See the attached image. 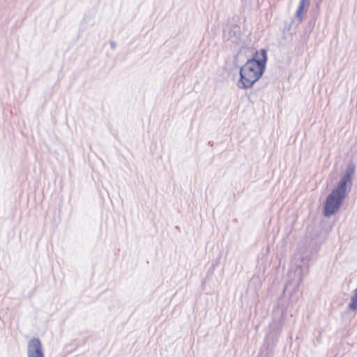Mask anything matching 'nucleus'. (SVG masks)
<instances>
[{"label": "nucleus", "instance_id": "f257e3e1", "mask_svg": "<svg viewBox=\"0 0 357 357\" xmlns=\"http://www.w3.org/2000/svg\"><path fill=\"white\" fill-rule=\"evenodd\" d=\"M267 60L266 50L261 49L259 52H256L253 57L248 59L241 68L238 87L243 89L251 88L264 74Z\"/></svg>", "mask_w": 357, "mask_h": 357}, {"label": "nucleus", "instance_id": "f03ea898", "mask_svg": "<svg viewBox=\"0 0 357 357\" xmlns=\"http://www.w3.org/2000/svg\"><path fill=\"white\" fill-rule=\"evenodd\" d=\"M355 165L353 163L347 165L346 171L337 186L326 197L324 206V215L326 217H330L340 209L347 193V185L352 182V176L355 172Z\"/></svg>", "mask_w": 357, "mask_h": 357}, {"label": "nucleus", "instance_id": "7ed1b4c3", "mask_svg": "<svg viewBox=\"0 0 357 357\" xmlns=\"http://www.w3.org/2000/svg\"><path fill=\"white\" fill-rule=\"evenodd\" d=\"M299 263L296 264L294 271H289L288 273V282L283 290V294L289 295V302L293 304L298 300V288L303 280L310 271V258L308 255L299 256Z\"/></svg>", "mask_w": 357, "mask_h": 357}, {"label": "nucleus", "instance_id": "20e7f679", "mask_svg": "<svg viewBox=\"0 0 357 357\" xmlns=\"http://www.w3.org/2000/svg\"><path fill=\"white\" fill-rule=\"evenodd\" d=\"M27 357H44L42 344L38 338H33L29 341Z\"/></svg>", "mask_w": 357, "mask_h": 357}, {"label": "nucleus", "instance_id": "39448f33", "mask_svg": "<svg viewBox=\"0 0 357 357\" xmlns=\"http://www.w3.org/2000/svg\"><path fill=\"white\" fill-rule=\"evenodd\" d=\"M348 308L351 311L357 310V288L354 290V294L351 297V301L348 304Z\"/></svg>", "mask_w": 357, "mask_h": 357}, {"label": "nucleus", "instance_id": "423d86ee", "mask_svg": "<svg viewBox=\"0 0 357 357\" xmlns=\"http://www.w3.org/2000/svg\"><path fill=\"white\" fill-rule=\"evenodd\" d=\"M307 1V0H301L299 2V6L296 10V16L300 22L302 20V13L304 10L305 5Z\"/></svg>", "mask_w": 357, "mask_h": 357}, {"label": "nucleus", "instance_id": "0eeeda50", "mask_svg": "<svg viewBox=\"0 0 357 357\" xmlns=\"http://www.w3.org/2000/svg\"><path fill=\"white\" fill-rule=\"evenodd\" d=\"M109 46H110L111 49H112V50L115 49V47H116V43H115V42H114V41H112H112H110V42H109Z\"/></svg>", "mask_w": 357, "mask_h": 357}]
</instances>
